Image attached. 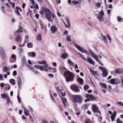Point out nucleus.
I'll use <instances>...</instances> for the list:
<instances>
[{"instance_id": "1", "label": "nucleus", "mask_w": 123, "mask_h": 123, "mask_svg": "<svg viewBox=\"0 0 123 123\" xmlns=\"http://www.w3.org/2000/svg\"><path fill=\"white\" fill-rule=\"evenodd\" d=\"M73 101L74 105H76L77 102L79 103H81L83 100L82 97L80 95H74L73 96Z\"/></svg>"}, {"instance_id": "2", "label": "nucleus", "mask_w": 123, "mask_h": 123, "mask_svg": "<svg viewBox=\"0 0 123 123\" xmlns=\"http://www.w3.org/2000/svg\"><path fill=\"white\" fill-rule=\"evenodd\" d=\"M64 75L66 81H72L74 79V75L69 71H66Z\"/></svg>"}, {"instance_id": "3", "label": "nucleus", "mask_w": 123, "mask_h": 123, "mask_svg": "<svg viewBox=\"0 0 123 123\" xmlns=\"http://www.w3.org/2000/svg\"><path fill=\"white\" fill-rule=\"evenodd\" d=\"M43 11L45 13L46 17L47 19L51 22H52L53 20L51 19V16L52 12L49 9L47 8L43 9Z\"/></svg>"}, {"instance_id": "4", "label": "nucleus", "mask_w": 123, "mask_h": 123, "mask_svg": "<svg viewBox=\"0 0 123 123\" xmlns=\"http://www.w3.org/2000/svg\"><path fill=\"white\" fill-rule=\"evenodd\" d=\"M89 53L91 55V56H92L98 62L99 61V60L98 56L91 49L89 50V52L86 51L85 53L87 55H89Z\"/></svg>"}, {"instance_id": "5", "label": "nucleus", "mask_w": 123, "mask_h": 123, "mask_svg": "<svg viewBox=\"0 0 123 123\" xmlns=\"http://www.w3.org/2000/svg\"><path fill=\"white\" fill-rule=\"evenodd\" d=\"M110 83L112 85L119 84L120 83V81L117 78L111 79L110 81Z\"/></svg>"}, {"instance_id": "6", "label": "nucleus", "mask_w": 123, "mask_h": 123, "mask_svg": "<svg viewBox=\"0 0 123 123\" xmlns=\"http://www.w3.org/2000/svg\"><path fill=\"white\" fill-rule=\"evenodd\" d=\"M19 28L18 30L15 32L14 35L15 36H16L20 34L23 32V28L21 26V25H19Z\"/></svg>"}, {"instance_id": "7", "label": "nucleus", "mask_w": 123, "mask_h": 123, "mask_svg": "<svg viewBox=\"0 0 123 123\" xmlns=\"http://www.w3.org/2000/svg\"><path fill=\"white\" fill-rule=\"evenodd\" d=\"M0 55L2 58L5 59L6 58L4 48L2 47H0Z\"/></svg>"}, {"instance_id": "8", "label": "nucleus", "mask_w": 123, "mask_h": 123, "mask_svg": "<svg viewBox=\"0 0 123 123\" xmlns=\"http://www.w3.org/2000/svg\"><path fill=\"white\" fill-rule=\"evenodd\" d=\"M99 68L102 71L103 76L106 77L108 73L107 70L105 68L101 67H99Z\"/></svg>"}, {"instance_id": "9", "label": "nucleus", "mask_w": 123, "mask_h": 123, "mask_svg": "<svg viewBox=\"0 0 123 123\" xmlns=\"http://www.w3.org/2000/svg\"><path fill=\"white\" fill-rule=\"evenodd\" d=\"M63 22L64 23L65 27L66 28L68 27H70V23L69 21V18L67 17H66V21L67 22L68 25H67L66 23H65L64 21L63 20H62Z\"/></svg>"}, {"instance_id": "10", "label": "nucleus", "mask_w": 123, "mask_h": 123, "mask_svg": "<svg viewBox=\"0 0 123 123\" xmlns=\"http://www.w3.org/2000/svg\"><path fill=\"white\" fill-rule=\"evenodd\" d=\"M34 67L38 69H40L41 70H44L46 71H48V70L47 68H44V67H43L42 66H38L37 65H35Z\"/></svg>"}, {"instance_id": "11", "label": "nucleus", "mask_w": 123, "mask_h": 123, "mask_svg": "<svg viewBox=\"0 0 123 123\" xmlns=\"http://www.w3.org/2000/svg\"><path fill=\"white\" fill-rule=\"evenodd\" d=\"M74 46L79 50L82 52L85 53L86 51V50L83 49V48L76 44H74Z\"/></svg>"}, {"instance_id": "12", "label": "nucleus", "mask_w": 123, "mask_h": 123, "mask_svg": "<svg viewBox=\"0 0 123 123\" xmlns=\"http://www.w3.org/2000/svg\"><path fill=\"white\" fill-rule=\"evenodd\" d=\"M92 109L94 113H96L97 112H98L100 113L99 112V111L98 108V107L97 106L95 105H93Z\"/></svg>"}, {"instance_id": "13", "label": "nucleus", "mask_w": 123, "mask_h": 123, "mask_svg": "<svg viewBox=\"0 0 123 123\" xmlns=\"http://www.w3.org/2000/svg\"><path fill=\"white\" fill-rule=\"evenodd\" d=\"M90 64L92 65H94L95 63V62L89 56L87 57L86 61Z\"/></svg>"}, {"instance_id": "14", "label": "nucleus", "mask_w": 123, "mask_h": 123, "mask_svg": "<svg viewBox=\"0 0 123 123\" xmlns=\"http://www.w3.org/2000/svg\"><path fill=\"white\" fill-rule=\"evenodd\" d=\"M50 29L53 34L55 33L57 30V27L54 25H52Z\"/></svg>"}, {"instance_id": "15", "label": "nucleus", "mask_w": 123, "mask_h": 123, "mask_svg": "<svg viewBox=\"0 0 123 123\" xmlns=\"http://www.w3.org/2000/svg\"><path fill=\"white\" fill-rule=\"evenodd\" d=\"M38 63L40 64H44V66L43 67H44V68H47L48 67V65L47 62L45 61H39L38 62Z\"/></svg>"}, {"instance_id": "16", "label": "nucleus", "mask_w": 123, "mask_h": 123, "mask_svg": "<svg viewBox=\"0 0 123 123\" xmlns=\"http://www.w3.org/2000/svg\"><path fill=\"white\" fill-rule=\"evenodd\" d=\"M68 55L66 53H62L61 57L63 59H65L68 58Z\"/></svg>"}, {"instance_id": "17", "label": "nucleus", "mask_w": 123, "mask_h": 123, "mask_svg": "<svg viewBox=\"0 0 123 123\" xmlns=\"http://www.w3.org/2000/svg\"><path fill=\"white\" fill-rule=\"evenodd\" d=\"M71 88L75 92H79V89L78 87L74 85H72L71 87Z\"/></svg>"}, {"instance_id": "18", "label": "nucleus", "mask_w": 123, "mask_h": 123, "mask_svg": "<svg viewBox=\"0 0 123 123\" xmlns=\"http://www.w3.org/2000/svg\"><path fill=\"white\" fill-rule=\"evenodd\" d=\"M61 98L64 107L66 108L67 107L66 105V103H67V100L65 98H63L62 97Z\"/></svg>"}, {"instance_id": "19", "label": "nucleus", "mask_w": 123, "mask_h": 123, "mask_svg": "<svg viewBox=\"0 0 123 123\" xmlns=\"http://www.w3.org/2000/svg\"><path fill=\"white\" fill-rule=\"evenodd\" d=\"M17 81H18V84L20 88H21L22 85V81L21 80L20 78H17Z\"/></svg>"}, {"instance_id": "20", "label": "nucleus", "mask_w": 123, "mask_h": 123, "mask_svg": "<svg viewBox=\"0 0 123 123\" xmlns=\"http://www.w3.org/2000/svg\"><path fill=\"white\" fill-rule=\"evenodd\" d=\"M86 97L87 98H89L92 100H95V98L93 96L89 94H88L87 95Z\"/></svg>"}, {"instance_id": "21", "label": "nucleus", "mask_w": 123, "mask_h": 123, "mask_svg": "<svg viewBox=\"0 0 123 123\" xmlns=\"http://www.w3.org/2000/svg\"><path fill=\"white\" fill-rule=\"evenodd\" d=\"M21 60L23 64H25L27 62L26 60L25 56H24L22 57Z\"/></svg>"}, {"instance_id": "22", "label": "nucleus", "mask_w": 123, "mask_h": 123, "mask_svg": "<svg viewBox=\"0 0 123 123\" xmlns=\"http://www.w3.org/2000/svg\"><path fill=\"white\" fill-rule=\"evenodd\" d=\"M103 16L100 15L98 16V18L99 21L100 22H102L104 21V18Z\"/></svg>"}, {"instance_id": "23", "label": "nucleus", "mask_w": 123, "mask_h": 123, "mask_svg": "<svg viewBox=\"0 0 123 123\" xmlns=\"http://www.w3.org/2000/svg\"><path fill=\"white\" fill-rule=\"evenodd\" d=\"M42 39V35L40 34H38L37 37V41H41Z\"/></svg>"}, {"instance_id": "24", "label": "nucleus", "mask_w": 123, "mask_h": 123, "mask_svg": "<svg viewBox=\"0 0 123 123\" xmlns=\"http://www.w3.org/2000/svg\"><path fill=\"white\" fill-rule=\"evenodd\" d=\"M68 64L72 67L74 66V63L71 61L70 59L68 60Z\"/></svg>"}, {"instance_id": "25", "label": "nucleus", "mask_w": 123, "mask_h": 123, "mask_svg": "<svg viewBox=\"0 0 123 123\" xmlns=\"http://www.w3.org/2000/svg\"><path fill=\"white\" fill-rule=\"evenodd\" d=\"M116 111H114L113 113V114L111 115V118L112 121H113L114 120V119L115 118L116 115Z\"/></svg>"}, {"instance_id": "26", "label": "nucleus", "mask_w": 123, "mask_h": 123, "mask_svg": "<svg viewBox=\"0 0 123 123\" xmlns=\"http://www.w3.org/2000/svg\"><path fill=\"white\" fill-rule=\"evenodd\" d=\"M78 83H79L80 85H82L83 84V80L81 78H79L77 80Z\"/></svg>"}, {"instance_id": "27", "label": "nucleus", "mask_w": 123, "mask_h": 123, "mask_svg": "<svg viewBox=\"0 0 123 123\" xmlns=\"http://www.w3.org/2000/svg\"><path fill=\"white\" fill-rule=\"evenodd\" d=\"M102 37L104 41L106 43H108V41L106 37L103 35H102Z\"/></svg>"}, {"instance_id": "28", "label": "nucleus", "mask_w": 123, "mask_h": 123, "mask_svg": "<svg viewBox=\"0 0 123 123\" xmlns=\"http://www.w3.org/2000/svg\"><path fill=\"white\" fill-rule=\"evenodd\" d=\"M10 82L13 85L15 84V80L13 79H11L9 80Z\"/></svg>"}, {"instance_id": "29", "label": "nucleus", "mask_w": 123, "mask_h": 123, "mask_svg": "<svg viewBox=\"0 0 123 123\" xmlns=\"http://www.w3.org/2000/svg\"><path fill=\"white\" fill-rule=\"evenodd\" d=\"M15 40L18 42L20 41L21 40V37L19 35H18L15 39Z\"/></svg>"}, {"instance_id": "30", "label": "nucleus", "mask_w": 123, "mask_h": 123, "mask_svg": "<svg viewBox=\"0 0 123 123\" xmlns=\"http://www.w3.org/2000/svg\"><path fill=\"white\" fill-rule=\"evenodd\" d=\"M90 71L91 73L93 75H98V73L97 71H93L92 70H90Z\"/></svg>"}, {"instance_id": "31", "label": "nucleus", "mask_w": 123, "mask_h": 123, "mask_svg": "<svg viewBox=\"0 0 123 123\" xmlns=\"http://www.w3.org/2000/svg\"><path fill=\"white\" fill-rule=\"evenodd\" d=\"M27 46L28 48H31L33 47V45L32 43L29 42L27 43Z\"/></svg>"}, {"instance_id": "32", "label": "nucleus", "mask_w": 123, "mask_h": 123, "mask_svg": "<svg viewBox=\"0 0 123 123\" xmlns=\"http://www.w3.org/2000/svg\"><path fill=\"white\" fill-rule=\"evenodd\" d=\"M100 85L101 86V87H103L104 88L106 89V85L104 83H100Z\"/></svg>"}, {"instance_id": "33", "label": "nucleus", "mask_w": 123, "mask_h": 123, "mask_svg": "<svg viewBox=\"0 0 123 123\" xmlns=\"http://www.w3.org/2000/svg\"><path fill=\"white\" fill-rule=\"evenodd\" d=\"M66 40L68 42L71 41V39L70 37L68 35H67V37Z\"/></svg>"}, {"instance_id": "34", "label": "nucleus", "mask_w": 123, "mask_h": 123, "mask_svg": "<svg viewBox=\"0 0 123 123\" xmlns=\"http://www.w3.org/2000/svg\"><path fill=\"white\" fill-rule=\"evenodd\" d=\"M6 100L7 105H9V103H10L11 101L9 96H7V97L6 98Z\"/></svg>"}, {"instance_id": "35", "label": "nucleus", "mask_w": 123, "mask_h": 123, "mask_svg": "<svg viewBox=\"0 0 123 123\" xmlns=\"http://www.w3.org/2000/svg\"><path fill=\"white\" fill-rule=\"evenodd\" d=\"M1 96L3 98H5V99L8 96L6 95V94L3 93L1 94Z\"/></svg>"}, {"instance_id": "36", "label": "nucleus", "mask_w": 123, "mask_h": 123, "mask_svg": "<svg viewBox=\"0 0 123 123\" xmlns=\"http://www.w3.org/2000/svg\"><path fill=\"white\" fill-rule=\"evenodd\" d=\"M27 67L31 70L33 71H34V69L33 67H31L29 65H27Z\"/></svg>"}, {"instance_id": "37", "label": "nucleus", "mask_w": 123, "mask_h": 123, "mask_svg": "<svg viewBox=\"0 0 123 123\" xmlns=\"http://www.w3.org/2000/svg\"><path fill=\"white\" fill-rule=\"evenodd\" d=\"M8 68L7 67L5 66L3 67V70L4 72H7L8 71Z\"/></svg>"}, {"instance_id": "38", "label": "nucleus", "mask_w": 123, "mask_h": 123, "mask_svg": "<svg viewBox=\"0 0 123 123\" xmlns=\"http://www.w3.org/2000/svg\"><path fill=\"white\" fill-rule=\"evenodd\" d=\"M104 12L103 11H101L99 12V15H100L101 16H103L104 15Z\"/></svg>"}, {"instance_id": "39", "label": "nucleus", "mask_w": 123, "mask_h": 123, "mask_svg": "<svg viewBox=\"0 0 123 123\" xmlns=\"http://www.w3.org/2000/svg\"><path fill=\"white\" fill-rule=\"evenodd\" d=\"M116 122L117 123H123L122 121L119 118H117V119Z\"/></svg>"}, {"instance_id": "40", "label": "nucleus", "mask_w": 123, "mask_h": 123, "mask_svg": "<svg viewBox=\"0 0 123 123\" xmlns=\"http://www.w3.org/2000/svg\"><path fill=\"white\" fill-rule=\"evenodd\" d=\"M88 88L89 86L87 85H86L84 86V88L85 91H86Z\"/></svg>"}, {"instance_id": "41", "label": "nucleus", "mask_w": 123, "mask_h": 123, "mask_svg": "<svg viewBox=\"0 0 123 123\" xmlns=\"http://www.w3.org/2000/svg\"><path fill=\"white\" fill-rule=\"evenodd\" d=\"M72 3L74 4H77L79 3V2L78 1H75L74 0H73L72 1Z\"/></svg>"}, {"instance_id": "42", "label": "nucleus", "mask_w": 123, "mask_h": 123, "mask_svg": "<svg viewBox=\"0 0 123 123\" xmlns=\"http://www.w3.org/2000/svg\"><path fill=\"white\" fill-rule=\"evenodd\" d=\"M117 105H121L123 106V104L122 102L121 101L117 102Z\"/></svg>"}, {"instance_id": "43", "label": "nucleus", "mask_w": 123, "mask_h": 123, "mask_svg": "<svg viewBox=\"0 0 123 123\" xmlns=\"http://www.w3.org/2000/svg\"><path fill=\"white\" fill-rule=\"evenodd\" d=\"M106 36L108 39L110 40V42L111 43V39L110 38L109 35L108 34L106 35Z\"/></svg>"}, {"instance_id": "44", "label": "nucleus", "mask_w": 123, "mask_h": 123, "mask_svg": "<svg viewBox=\"0 0 123 123\" xmlns=\"http://www.w3.org/2000/svg\"><path fill=\"white\" fill-rule=\"evenodd\" d=\"M15 12L18 15H19V10L18 9H17V8H16V9L15 10Z\"/></svg>"}, {"instance_id": "45", "label": "nucleus", "mask_w": 123, "mask_h": 123, "mask_svg": "<svg viewBox=\"0 0 123 123\" xmlns=\"http://www.w3.org/2000/svg\"><path fill=\"white\" fill-rule=\"evenodd\" d=\"M79 54L80 55V56L82 57V58L83 59V60H84L85 61H86V59L84 57H83V55L81 54L80 53H79Z\"/></svg>"}, {"instance_id": "46", "label": "nucleus", "mask_w": 123, "mask_h": 123, "mask_svg": "<svg viewBox=\"0 0 123 123\" xmlns=\"http://www.w3.org/2000/svg\"><path fill=\"white\" fill-rule=\"evenodd\" d=\"M117 19L118 21V22L120 21L121 20L122 18L120 16H117Z\"/></svg>"}, {"instance_id": "47", "label": "nucleus", "mask_w": 123, "mask_h": 123, "mask_svg": "<svg viewBox=\"0 0 123 123\" xmlns=\"http://www.w3.org/2000/svg\"><path fill=\"white\" fill-rule=\"evenodd\" d=\"M85 122V123H91L90 120L88 119H86Z\"/></svg>"}, {"instance_id": "48", "label": "nucleus", "mask_w": 123, "mask_h": 123, "mask_svg": "<svg viewBox=\"0 0 123 123\" xmlns=\"http://www.w3.org/2000/svg\"><path fill=\"white\" fill-rule=\"evenodd\" d=\"M96 6L98 7H100V4L99 2H98L96 4Z\"/></svg>"}, {"instance_id": "49", "label": "nucleus", "mask_w": 123, "mask_h": 123, "mask_svg": "<svg viewBox=\"0 0 123 123\" xmlns=\"http://www.w3.org/2000/svg\"><path fill=\"white\" fill-rule=\"evenodd\" d=\"M17 98L19 103H20L21 102V99L19 95L17 96Z\"/></svg>"}, {"instance_id": "50", "label": "nucleus", "mask_w": 123, "mask_h": 123, "mask_svg": "<svg viewBox=\"0 0 123 123\" xmlns=\"http://www.w3.org/2000/svg\"><path fill=\"white\" fill-rule=\"evenodd\" d=\"M56 89L57 91L59 92H62V90L61 89H59L58 87H57L56 88Z\"/></svg>"}, {"instance_id": "51", "label": "nucleus", "mask_w": 123, "mask_h": 123, "mask_svg": "<svg viewBox=\"0 0 123 123\" xmlns=\"http://www.w3.org/2000/svg\"><path fill=\"white\" fill-rule=\"evenodd\" d=\"M35 8H38V5L36 3H35L33 4Z\"/></svg>"}, {"instance_id": "52", "label": "nucleus", "mask_w": 123, "mask_h": 123, "mask_svg": "<svg viewBox=\"0 0 123 123\" xmlns=\"http://www.w3.org/2000/svg\"><path fill=\"white\" fill-rule=\"evenodd\" d=\"M17 74V72L16 71H13V75L14 76H16Z\"/></svg>"}, {"instance_id": "53", "label": "nucleus", "mask_w": 123, "mask_h": 123, "mask_svg": "<svg viewBox=\"0 0 123 123\" xmlns=\"http://www.w3.org/2000/svg\"><path fill=\"white\" fill-rule=\"evenodd\" d=\"M31 54L33 57H35L36 56V54L34 52H31Z\"/></svg>"}, {"instance_id": "54", "label": "nucleus", "mask_w": 123, "mask_h": 123, "mask_svg": "<svg viewBox=\"0 0 123 123\" xmlns=\"http://www.w3.org/2000/svg\"><path fill=\"white\" fill-rule=\"evenodd\" d=\"M22 108L24 109V110H25V111H26L27 112H29V110H27L25 108V107L24 106H22Z\"/></svg>"}, {"instance_id": "55", "label": "nucleus", "mask_w": 123, "mask_h": 123, "mask_svg": "<svg viewBox=\"0 0 123 123\" xmlns=\"http://www.w3.org/2000/svg\"><path fill=\"white\" fill-rule=\"evenodd\" d=\"M20 50V53L21 54L23 53H24L23 50L22 48H20L19 49Z\"/></svg>"}, {"instance_id": "56", "label": "nucleus", "mask_w": 123, "mask_h": 123, "mask_svg": "<svg viewBox=\"0 0 123 123\" xmlns=\"http://www.w3.org/2000/svg\"><path fill=\"white\" fill-rule=\"evenodd\" d=\"M50 97L52 101L54 102H55V98L53 97L52 95H51V94H50Z\"/></svg>"}, {"instance_id": "57", "label": "nucleus", "mask_w": 123, "mask_h": 123, "mask_svg": "<svg viewBox=\"0 0 123 123\" xmlns=\"http://www.w3.org/2000/svg\"><path fill=\"white\" fill-rule=\"evenodd\" d=\"M1 10L4 13H6V12L5 11L4 8H1Z\"/></svg>"}, {"instance_id": "58", "label": "nucleus", "mask_w": 123, "mask_h": 123, "mask_svg": "<svg viewBox=\"0 0 123 123\" xmlns=\"http://www.w3.org/2000/svg\"><path fill=\"white\" fill-rule=\"evenodd\" d=\"M48 76H49L50 77L53 78V77L54 75L53 74H48Z\"/></svg>"}, {"instance_id": "59", "label": "nucleus", "mask_w": 123, "mask_h": 123, "mask_svg": "<svg viewBox=\"0 0 123 123\" xmlns=\"http://www.w3.org/2000/svg\"><path fill=\"white\" fill-rule=\"evenodd\" d=\"M60 69L61 71H63V70H65L66 68L64 67H62L60 68Z\"/></svg>"}, {"instance_id": "60", "label": "nucleus", "mask_w": 123, "mask_h": 123, "mask_svg": "<svg viewBox=\"0 0 123 123\" xmlns=\"http://www.w3.org/2000/svg\"><path fill=\"white\" fill-rule=\"evenodd\" d=\"M24 112L25 115L26 116H27L28 115V113L26 111H25V110H24Z\"/></svg>"}, {"instance_id": "61", "label": "nucleus", "mask_w": 123, "mask_h": 123, "mask_svg": "<svg viewBox=\"0 0 123 123\" xmlns=\"http://www.w3.org/2000/svg\"><path fill=\"white\" fill-rule=\"evenodd\" d=\"M12 57L13 59H16V57L15 55H12Z\"/></svg>"}, {"instance_id": "62", "label": "nucleus", "mask_w": 123, "mask_h": 123, "mask_svg": "<svg viewBox=\"0 0 123 123\" xmlns=\"http://www.w3.org/2000/svg\"><path fill=\"white\" fill-rule=\"evenodd\" d=\"M29 108L31 111L32 112L33 111V109L30 106H29Z\"/></svg>"}, {"instance_id": "63", "label": "nucleus", "mask_w": 123, "mask_h": 123, "mask_svg": "<svg viewBox=\"0 0 123 123\" xmlns=\"http://www.w3.org/2000/svg\"><path fill=\"white\" fill-rule=\"evenodd\" d=\"M5 86V84L4 83H1L0 84V86L1 87H3Z\"/></svg>"}, {"instance_id": "64", "label": "nucleus", "mask_w": 123, "mask_h": 123, "mask_svg": "<svg viewBox=\"0 0 123 123\" xmlns=\"http://www.w3.org/2000/svg\"><path fill=\"white\" fill-rule=\"evenodd\" d=\"M121 82L122 84H121V86L122 87H123V79L121 80Z\"/></svg>"}]
</instances>
